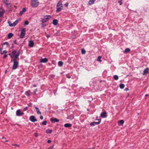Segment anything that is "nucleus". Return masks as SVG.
Masks as SVG:
<instances>
[{
  "instance_id": "nucleus-1",
  "label": "nucleus",
  "mask_w": 149,
  "mask_h": 149,
  "mask_svg": "<svg viewBox=\"0 0 149 149\" xmlns=\"http://www.w3.org/2000/svg\"><path fill=\"white\" fill-rule=\"evenodd\" d=\"M63 5L61 1H59L56 5V12H58L62 9Z\"/></svg>"
},
{
  "instance_id": "nucleus-2",
  "label": "nucleus",
  "mask_w": 149,
  "mask_h": 149,
  "mask_svg": "<svg viewBox=\"0 0 149 149\" xmlns=\"http://www.w3.org/2000/svg\"><path fill=\"white\" fill-rule=\"evenodd\" d=\"M38 0H31V5L33 7H36L39 4V2L38 1Z\"/></svg>"
},
{
  "instance_id": "nucleus-3",
  "label": "nucleus",
  "mask_w": 149,
  "mask_h": 149,
  "mask_svg": "<svg viewBox=\"0 0 149 149\" xmlns=\"http://www.w3.org/2000/svg\"><path fill=\"white\" fill-rule=\"evenodd\" d=\"M51 18V16L50 15H45L43 18L41 19V21L42 23H45L48 21Z\"/></svg>"
},
{
  "instance_id": "nucleus-4",
  "label": "nucleus",
  "mask_w": 149,
  "mask_h": 149,
  "mask_svg": "<svg viewBox=\"0 0 149 149\" xmlns=\"http://www.w3.org/2000/svg\"><path fill=\"white\" fill-rule=\"evenodd\" d=\"M20 51L19 50L16 55H14L13 56V59L11 60V61H13V62H18L17 61V60H19V58H18L20 54Z\"/></svg>"
},
{
  "instance_id": "nucleus-5",
  "label": "nucleus",
  "mask_w": 149,
  "mask_h": 149,
  "mask_svg": "<svg viewBox=\"0 0 149 149\" xmlns=\"http://www.w3.org/2000/svg\"><path fill=\"white\" fill-rule=\"evenodd\" d=\"M26 30L24 28L21 30V34L19 37L21 38H23L25 35Z\"/></svg>"
},
{
  "instance_id": "nucleus-6",
  "label": "nucleus",
  "mask_w": 149,
  "mask_h": 149,
  "mask_svg": "<svg viewBox=\"0 0 149 149\" xmlns=\"http://www.w3.org/2000/svg\"><path fill=\"white\" fill-rule=\"evenodd\" d=\"M13 65L12 69L13 70H15L17 68L18 66L19 65L18 62H13Z\"/></svg>"
},
{
  "instance_id": "nucleus-7",
  "label": "nucleus",
  "mask_w": 149,
  "mask_h": 149,
  "mask_svg": "<svg viewBox=\"0 0 149 149\" xmlns=\"http://www.w3.org/2000/svg\"><path fill=\"white\" fill-rule=\"evenodd\" d=\"M97 120H98V122H92L91 123H90V125L91 126H94L95 125H98L99 124L100 122H101V119H97Z\"/></svg>"
},
{
  "instance_id": "nucleus-8",
  "label": "nucleus",
  "mask_w": 149,
  "mask_h": 149,
  "mask_svg": "<svg viewBox=\"0 0 149 149\" xmlns=\"http://www.w3.org/2000/svg\"><path fill=\"white\" fill-rule=\"evenodd\" d=\"M19 20H20V19H18L16 20L13 23H11V24H10V26H15L18 23Z\"/></svg>"
},
{
  "instance_id": "nucleus-9",
  "label": "nucleus",
  "mask_w": 149,
  "mask_h": 149,
  "mask_svg": "<svg viewBox=\"0 0 149 149\" xmlns=\"http://www.w3.org/2000/svg\"><path fill=\"white\" fill-rule=\"evenodd\" d=\"M24 114L23 112H21L20 110H18L16 111V115L18 116H21Z\"/></svg>"
},
{
  "instance_id": "nucleus-10",
  "label": "nucleus",
  "mask_w": 149,
  "mask_h": 149,
  "mask_svg": "<svg viewBox=\"0 0 149 149\" xmlns=\"http://www.w3.org/2000/svg\"><path fill=\"white\" fill-rule=\"evenodd\" d=\"M30 120L32 122H35L37 121V119L35 118L33 116H31L30 117Z\"/></svg>"
},
{
  "instance_id": "nucleus-11",
  "label": "nucleus",
  "mask_w": 149,
  "mask_h": 149,
  "mask_svg": "<svg viewBox=\"0 0 149 149\" xmlns=\"http://www.w3.org/2000/svg\"><path fill=\"white\" fill-rule=\"evenodd\" d=\"M4 9L2 8H0V17L2 16L4 13Z\"/></svg>"
},
{
  "instance_id": "nucleus-12",
  "label": "nucleus",
  "mask_w": 149,
  "mask_h": 149,
  "mask_svg": "<svg viewBox=\"0 0 149 149\" xmlns=\"http://www.w3.org/2000/svg\"><path fill=\"white\" fill-rule=\"evenodd\" d=\"M107 113L106 111H104V112L100 114V117L101 118H105L106 116Z\"/></svg>"
},
{
  "instance_id": "nucleus-13",
  "label": "nucleus",
  "mask_w": 149,
  "mask_h": 149,
  "mask_svg": "<svg viewBox=\"0 0 149 149\" xmlns=\"http://www.w3.org/2000/svg\"><path fill=\"white\" fill-rule=\"evenodd\" d=\"M50 121L53 122H58L59 121V120L56 118H51Z\"/></svg>"
},
{
  "instance_id": "nucleus-14",
  "label": "nucleus",
  "mask_w": 149,
  "mask_h": 149,
  "mask_svg": "<svg viewBox=\"0 0 149 149\" xmlns=\"http://www.w3.org/2000/svg\"><path fill=\"white\" fill-rule=\"evenodd\" d=\"M34 42L32 40H30L29 42V46L30 47H32L33 46Z\"/></svg>"
},
{
  "instance_id": "nucleus-15",
  "label": "nucleus",
  "mask_w": 149,
  "mask_h": 149,
  "mask_svg": "<svg viewBox=\"0 0 149 149\" xmlns=\"http://www.w3.org/2000/svg\"><path fill=\"white\" fill-rule=\"evenodd\" d=\"M149 71V69L148 68H146L143 71V75H145L148 73Z\"/></svg>"
},
{
  "instance_id": "nucleus-16",
  "label": "nucleus",
  "mask_w": 149,
  "mask_h": 149,
  "mask_svg": "<svg viewBox=\"0 0 149 149\" xmlns=\"http://www.w3.org/2000/svg\"><path fill=\"white\" fill-rule=\"evenodd\" d=\"M48 61V59L47 58H44L41 59L40 60V62L41 63H46Z\"/></svg>"
},
{
  "instance_id": "nucleus-17",
  "label": "nucleus",
  "mask_w": 149,
  "mask_h": 149,
  "mask_svg": "<svg viewBox=\"0 0 149 149\" xmlns=\"http://www.w3.org/2000/svg\"><path fill=\"white\" fill-rule=\"evenodd\" d=\"M96 0H90L88 3V4L89 5H91L93 4Z\"/></svg>"
},
{
  "instance_id": "nucleus-18",
  "label": "nucleus",
  "mask_w": 149,
  "mask_h": 149,
  "mask_svg": "<svg viewBox=\"0 0 149 149\" xmlns=\"http://www.w3.org/2000/svg\"><path fill=\"white\" fill-rule=\"evenodd\" d=\"M26 8H23L22 9V10L20 12V15H22L24 12H25L26 11Z\"/></svg>"
},
{
  "instance_id": "nucleus-19",
  "label": "nucleus",
  "mask_w": 149,
  "mask_h": 149,
  "mask_svg": "<svg viewBox=\"0 0 149 149\" xmlns=\"http://www.w3.org/2000/svg\"><path fill=\"white\" fill-rule=\"evenodd\" d=\"M13 34L12 33H10L8 35V39L10 38L13 36Z\"/></svg>"
},
{
  "instance_id": "nucleus-20",
  "label": "nucleus",
  "mask_w": 149,
  "mask_h": 149,
  "mask_svg": "<svg viewBox=\"0 0 149 149\" xmlns=\"http://www.w3.org/2000/svg\"><path fill=\"white\" fill-rule=\"evenodd\" d=\"M72 126V125L69 123L65 124L64 125V127H71Z\"/></svg>"
},
{
  "instance_id": "nucleus-21",
  "label": "nucleus",
  "mask_w": 149,
  "mask_h": 149,
  "mask_svg": "<svg viewBox=\"0 0 149 149\" xmlns=\"http://www.w3.org/2000/svg\"><path fill=\"white\" fill-rule=\"evenodd\" d=\"M52 23L54 25H56L58 23L57 20L56 19H54Z\"/></svg>"
},
{
  "instance_id": "nucleus-22",
  "label": "nucleus",
  "mask_w": 149,
  "mask_h": 149,
  "mask_svg": "<svg viewBox=\"0 0 149 149\" xmlns=\"http://www.w3.org/2000/svg\"><path fill=\"white\" fill-rule=\"evenodd\" d=\"M31 91L30 90H28L26 91V95L28 97H29L30 95Z\"/></svg>"
},
{
  "instance_id": "nucleus-23",
  "label": "nucleus",
  "mask_w": 149,
  "mask_h": 149,
  "mask_svg": "<svg viewBox=\"0 0 149 149\" xmlns=\"http://www.w3.org/2000/svg\"><path fill=\"white\" fill-rule=\"evenodd\" d=\"M130 51V49L129 48H126L124 51V53H127L129 52Z\"/></svg>"
},
{
  "instance_id": "nucleus-24",
  "label": "nucleus",
  "mask_w": 149,
  "mask_h": 149,
  "mask_svg": "<svg viewBox=\"0 0 149 149\" xmlns=\"http://www.w3.org/2000/svg\"><path fill=\"white\" fill-rule=\"evenodd\" d=\"M52 132V130L47 129L46 130V132L47 133L51 134Z\"/></svg>"
},
{
  "instance_id": "nucleus-25",
  "label": "nucleus",
  "mask_w": 149,
  "mask_h": 149,
  "mask_svg": "<svg viewBox=\"0 0 149 149\" xmlns=\"http://www.w3.org/2000/svg\"><path fill=\"white\" fill-rule=\"evenodd\" d=\"M36 110H37V113L38 114H41V112L39 111V110L38 108V107H36Z\"/></svg>"
},
{
  "instance_id": "nucleus-26",
  "label": "nucleus",
  "mask_w": 149,
  "mask_h": 149,
  "mask_svg": "<svg viewBox=\"0 0 149 149\" xmlns=\"http://www.w3.org/2000/svg\"><path fill=\"white\" fill-rule=\"evenodd\" d=\"M6 45L7 46V47H8L9 46V45L8 42H5L3 43V44H2V45Z\"/></svg>"
},
{
  "instance_id": "nucleus-27",
  "label": "nucleus",
  "mask_w": 149,
  "mask_h": 149,
  "mask_svg": "<svg viewBox=\"0 0 149 149\" xmlns=\"http://www.w3.org/2000/svg\"><path fill=\"white\" fill-rule=\"evenodd\" d=\"M63 62L61 61H59L58 62V65L60 66H62L63 65Z\"/></svg>"
},
{
  "instance_id": "nucleus-28",
  "label": "nucleus",
  "mask_w": 149,
  "mask_h": 149,
  "mask_svg": "<svg viewBox=\"0 0 149 149\" xmlns=\"http://www.w3.org/2000/svg\"><path fill=\"white\" fill-rule=\"evenodd\" d=\"M113 78L115 80H117L118 79V76L117 75H114L113 76Z\"/></svg>"
},
{
  "instance_id": "nucleus-29",
  "label": "nucleus",
  "mask_w": 149,
  "mask_h": 149,
  "mask_svg": "<svg viewBox=\"0 0 149 149\" xmlns=\"http://www.w3.org/2000/svg\"><path fill=\"white\" fill-rule=\"evenodd\" d=\"M102 58V56H99L98 57L97 59V61H100V62H102V60L101 59V58Z\"/></svg>"
},
{
  "instance_id": "nucleus-30",
  "label": "nucleus",
  "mask_w": 149,
  "mask_h": 149,
  "mask_svg": "<svg viewBox=\"0 0 149 149\" xmlns=\"http://www.w3.org/2000/svg\"><path fill=\"white\" fill-rule=\"evenodd\" d=\"M124 85L123 84H121L120 85V87L121 89H123L124 87Z\"/></svg>"
},
{
  "instance_id": "nucleus-31",
  "label": "nucleus",
  "mask_w": 149,
  "mask_h": 149,
  "mask_svg": "<svg viewBox=\"0 0 149 149\" xmlns=\"http://www.w3.org/2000/svg\"><path fill=\"white\" fill-rule=\"evenodd\" d=\"M124 123V121L123 120H120L119 121L118 124H120V125H122Z\"/></svg>"
},
{
  "instance_id": "nucleus-32",
  "label": "nucleus",
  "mask_w": 149,
  "mask_h": 149,
  "mask_svg": "<svg viewBox=\"0 0 149 149\" xmlns=\"http://www.w3.org/2000/svg\"><path fill=\"white\" fill-rule=\"evenodd\" d=\"M81 53L83 54H84L86 53V51L84 49H81Z\"/></svg>"
},
{
  "instance_id": "nucleus-33",
  "label": "nucleus",
  "mask_w": 149,
  "mask_h": 149,
  "mask_svg": "<svg viewBox=\"0 0 149 149\" xmlns=\"http://www.w3.org/2000/svg\"><path fill=\"white\" fill-rule=\"evenodd\" d=\"M7 53V51L6 50H5L3 51V52H1V54H6Z\"/></svg>"
},
{
  "instance_id": "nucleus-34",
  "label": "nucleus",
  "mask_w": 149,
  "mask_h": 149,
  "mask_svg": "<svg viewBox=\"0 0 149 149\" xmlns=\"http://www.w3.org/2000/svg\"><path fill=\"white\" fill-rule=\"evenodd\" d=\"M17 52V51L16 50H14L12 52V54H13V55H16V53Z\"/></svg>"
},
{
  "instance_id": "nucleus-35",
  "label": "nucleus",
  "mask_w": 149,
  "mask_h": 149,
  "mask_svg": "<svg viewBox=\"0 0 149 149\" xmlns=\"http://www.w3.org/2000/svg\"><path fill=\"white\" fill-rule=\"evenodd\" d=\"M47 121L46 120H45V121H43L42 123V124L43 125H46L47 124Z\"/></svg>"
},
{
  "instance_id": "nucleus-36",
  "label": "nucleus",
  "mask_w": 149,
  "mask_h": 149,
  "mask_svg": "<svg viewBox=\"0 0 149 149\" xmlns=\"http://www.w3.org/2000/svg\"><path fill=\"white\" fill-rule=\"evenodd\" d=\"M44 23H42L41 24L42 27V28H43L46 26V24H44Z\"/></svg>"
},
{
  "instance_id": "nucleus-37",
  "label": "nucleus",
  "mask_w": 149,
  "mask_h": 149,
  "mask_svg": "<svg viewBox=\"0 0 149 149\" xmlns=\"http://www.w3.org/2000/svg\"><path fill=\"white\" fill-rule=\"evenodd\" d=\"M8 55L10 56L12 58H13V56H14V55H13V54H12V52H11V53L9 54Z\"/></svg>"
},
{
  "instance_id": "nucleus-38",
  "label": "nucleus",
  "mask_w": 149,
  "mask_h": 149,
  "mask_svg": "<svg viewBox=\"0 0 149 149\" xmlns=\"http://www.w3.org/2000/svg\"><path fill=\"white\" fill-rule=\"evenodd\" d=\"M29 22L27 21H25L24 22V24L25 25H27L29 24Z\"/></svg>"
},
{
  "instance_id": "nucleus-39",
  "label": "nucleus",
  "mask_w": 149,
  "mask_h": 149,
  "mask_svg": "<svg viewBox=\"0 0 149 149\" xmlns=\"http://www.w3.org/2000/svg\"><path fill=\"white\" fill-rule=\"evenodd\" d=\"M54 146V145H53L52 146L49 147L48 149H53Z\"/></svg>"
},
{
  "instance_id": "nucleus-40",
  "label": "nucleus",
  "mask_w": 149,
  "mask_h": 149,
  "mask_svg": "<svg viewBox=\"0 0 149 149\" xmlns=\"http://www.w3.org/2000/svg\"><path fill=\"white\" fill-rule=\"evenodd\" d=\"M7 56V55L6 54H4L3 56V58H5Z\"/></svg>"
},
{
  "instance_id": "nucleus-41",
  "label": "nucleus",
  "mask_w": 149,
  "mask_h": 149,
  "mask_svg": "<svg viewBox=\"0 0 149 149\" xmlns=\"http://www.w3.org/2000/svg\"><path fill=\"white\" fill-rule=\"evenodd\" d=\"M28 109V107H26L24 108V111H25L26 110Z\"/></svg>"
},
{
  "instance_id": "nucleus-42",
  "label": "nucleus",
  "mask_w": 149,
  "mask_h": 149,
  "mask_svg": "<svg viewBox=\"0 0 149 149\" xmlns=\"http://www.w3.org/2000/svg\"><path fill=\"white\" fill-rule=\"evenodd\" d=\"M68 5V3H66L65 4V6L66 7H67Z\"/></svg>"
},
{
  "instance_id": "nucleus-43",
  "label": "nucleus",
  "mask_w": 149,
  "mask_h": 149,
  "mask_svg": "<svg viewBox=\"0 0 149 149\" xmlns=\"http://www.w3.org/2000/svg\"><path fill=\"white\" fill-rule=\"evenodd\" d=\"M12 145L13 146H18V147H19V145H17V144H12Z\"/></svg>"
},
{
  "instance_id": "nucleus-44",
  "label": "nucleus",
  "mask_w": 149,
  "mask_h": 149,
  "mask_svg": "<svg viewBox=\"0 0 149 149\" xmlns=\"http://www.w3.org/2000/svg\"><path fill=\"white\" fill-rule=\"evenodd\" d=\"M51 141L50 140H48V141H47V143H51Z\"/></svg>"
},
{
  "instance_id": "nucleus-45",
  "label": "nucleus",
  "mask_w": 149,
  "mask_h": 149,
  "mask_svg": "<svg viewBox=\"0 0 149 149\" xmlns=\"http://www.w3.org/2000/svg\"><path fill=\"white\" fill-rule=\"evenodd\" d=\"M3 48L2 47H1V48H0V53H1V52H2V51L3 50Z\"/></svg>"
},
{
  "instance_id": "nucleus-46",
  "label": "nucleus",
  "mask_w": 149,
  "mask_h": 149,
  "mask_svg": "<svg viewBox=\"0 0 149 149\" xmlns=\"http://www.w3.org/2000/svg\"><path fill=\"white\" fill-rule=\"evenodd\" d=\"M34 134L36 137H37L38 136V135L37 133H35Z\"/></svg>"
},
{
  "instance_id": "nucleus-47",
  "label": "nucleus",
  "mask_w": 149,
  "mask_h": 149,
  "mask_svg": "<svg viewBox=\"0 0 149 149\" xmlns=\"http://www.w3.org/2000/svg\"><path fill=\"white\" fill-rule=\"evenodd\" d=\"M40 118L41 119V120H42L43 119V117L42 116H41L40 117Z\"/></svg>"
},
{
  "instance_id": "nucleus-48",
  "label": "nucleus",
  "mask_w": 149,
  "mask_h": 149,
  "mask_svg": "<svg viewBox=\"0 0 149 149\" xmlns=\"http://www.w3.org/2000/svg\"><path fill=\"white\" fill-rule=\"evenodd\" d=\"M8 23L9 24V25L10 26V24H11L10 22V21H8Z\"/></svg>"
},
{
  "instance_id": "nucleus-49",
  "label": "nucleus",
  "mask_w": 149,
  "mask_h": 149,
  "mask_svg": "<svg viewBox=\"0 0 149 149\" xmlns=\"http://www.w3.org/2000/svg\"><path fill=\"white\" fill-rule=\"evenodd\" d=\"M128 90H129V89H128V88H125V90L126 91H128Z\"/></svg>"
},
{
  "instance_id": "nucleus-50",
  "label": "nucleus",
  "mask_w": 149,
  "mask_h": 149,
  "mask_svg": "<svg viewBox=\"0 0 149 149\" xmlns=\"http://www.w3.org/2000/svg\"><path fill=\"white\" fill-rule=\"evenodd\" d=\"M14 43L15 44H17L16 41V40H14Z\"/></svg>"
},
{
  "instance_id": "nucleus-51",
  "label": "nucleus",
  "mask_w": 149,
  "mask_h": 149,
  "mask_svg": "<svg viewBox=\"0 0 149 149\" xmlns=\"http://www.w3.org/2000/svg\"><path fill=\"white\" fill-rule=\"evenodd\" d=\"M46 36L47 38H49L50 37V36L49 35H47Z\"/></svg>"
},
{
  "instance_id": "nucleus-52",
  "label": "nucleus",
  "mask_w": 149,
  "mask_h": 149,
  "mask_svg": "<svg viewBox=\"0 0 149 149\" xmlns=\"http://www.w3.org/2000/svg\"><path fill=\"white\" fill-rule=\"evenodd\" d=\"M3 2H5L7 1V0H3Z\"/></svg>"
},
{
  "instance_id": "nucleus-53",
  "label": "nucleus",
  "mask_w": 149,
  "mask_h": 149,
  "mask_svg": "<svg viewBox=\"0 0 149 149\" xmlns=\"http://www.w3.org/2000/svg\"><path fill=\"white\" fill-rule=\"evenodd\" d=\"M119 2L120 3V5H122V3L121 2V1H119Z\"/></svg>"
},
{
  "instance_id": "nucleus-54",
  "label": "nucleus",
  "mask_w": 149,
  "mask_h": 149,
  "mask_svg": "<svg viewBox=\"0 0 149 149\" xmlns=\"http://www.w3.org/2000/svg\"><path fill=\"white\" fill-rule=\"evenodd\" d=\"M33 86L34 87H36V85H35V84H34L33 85Z\"/></svg>"
},
{
  "instance_id": "nucleus-55",
  "label": "nucleus",
  "mask_w": 149,
  "mask_h": 149,
  "mask_svg": "<svg viewBox=\"0 0 149 149\" xmlns=\"http://www.w3.org/2000/svg\"><path fill=\"white\" fill-rule=\"evenodd\" d=\"M148 96V94H146V95H145V96H146V97H147V96Z\"/></svg>"
},
{
  "instance_id": "nucleus-56",
  "label": "nucleus",
  "mask_w": 149,
  "mask_h": 149,
  "mask_svg": "<svg viewBox=\"0 0 149 149\" xmlns=\"http://www.w3.org/2000/svg\"><path fill=\"white\" fill-rule=\"evenodd\" d=\"M2 139H6V138L4 137H2Z\"/></svg>"
},
{
  "instance_id": "nucleus-57",
  "label": "nucleus",
  "mask_w": 149,
  "mask_h": 149,
  "mask_svg": "<svg viewBox=\"0 0 149 149\" xmlns=\"http://www.w3.org/2000/svg\"><path fill=\"white\" fill-rule=\"evenodd\" d=\"M68 78H70V77H68Z\"/></svg>"
},
{
  "instance_id": "nucleus-58",
  "label": "nucleus",
  "mask_w": 149,
  "mask_h": 149,
  "mask_svg": "<svg viewBox=\"0 0 149 149\" xmlns=\"http://www.w3.org/2000/svg\"><path fill=\"white\" fill-rule=\"evenodd\" d=\"M1 19H0V22H1Z\"/></svg>"
},
{
  "instance_id": "nucleus-59",
  "label": "nucleus",
  "mask_w": 149,
  "mask_h": 149,
  "mask_svg": "<svg viewBox=\"0 0 149 149\" xmlns=\"http://www.w3.org/2000/svg\"><path fill=\"white\" fill-rule=\"evenodd\" d=\"M6 142H8V140H6Z\"/></svg>"
},
{
  "instance_id": "nucleus-60",
  "label": "nucleus",
  "mask_w": 149,
  "mask_h": 149,
  "mask_svg": "<svg viewBox=\"0 0 149 149\" xmlns=\"http://www.w3.org/2000/svg\"><path fill=\"white\" fill-rule=\"evenodd\" d=\"M36 94V92H35V93H34V94Z\"/></svg>"
}]
</instances>
